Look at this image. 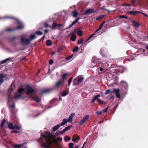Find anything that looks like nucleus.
I'll use <instances>...</instances> for the list:
<instances>
[{"mask_svg":"<svg viewBox=\"0 0 148 148\" xmlns=\"http://www.w3.org/2000/svg\"><path fill=\"white\" fill-rule=\"evenodd\" d=\"M51 133H49L48 134H43L41 136V137L44 138L47 144L49 147L52 146L54 143L57 144L58 143L57 139L54 138L53 140L51 139Z\"/></svg>","mask_w":148,"mask_h":148,"instance_id":"nucleus-1","label":"nucleus"},{"mask_svg":"<svg viewBox=\"0 0 148 148\" xmlns=\"http://www.w3.org/2000/svg\"><path fill=\"white\" fill-rule=\"evenodd\" d=\"M18 26L14 29H12L11 28H8L5 30L6 32H12L13 31L18 30L22 29H23L24 26L23 23L21 21H17Z\"/></svg>","mask_w":148,"mask_h":148,"instance_id":"nucleus-2","label":"nucleus"},{"mask_svg":"<svg viewBox=\"0 0 148 148\" xmlns=\"http://www.w3.org/2000/svg\"><path fill=\"white\" fill-rule=\"evenodd\" d=\"M27 91L25 92L26 95H34L35 94V90L29 85H27L26 87Z\"/></svg>","mask_w":148,"mask_h":148,"instance_id":"nucleus-3","label":"nucleus"},{"mask_svg":"<svg viewBox=\"0 0 148 148\" xmlns=\"http://www.w3.org/2000/svg\"><path fill=\"white\" fill-rule=\"evenodd\" d=\"M21 42L22 45H29L30 43V40L26 38H21Z\"/></svg>","mask_w":148,"mask_h":148,"instance_id":"nucleus-4","label":"nucleus"},{"mask_svg":"<svg viewBox=\"0 0 148 148\" xmlns=\"http://www.w3.org/2000/svg\"><path fill=\"white\" fill-rule=\"evenodd\" d=\"M13 90V88H10L8 90V102H10L12 101V100L14 98L11 95V92Z\"/></svg>","mask_w":148,"mask_h":148,"instance_id":"nucleus-5","label":"nucleus"},{"mask_svg":"<svg viewBox=\"0 0 148 148\" xmlns=\"http://www.w3.org/2000/svg\"><path fill=\"white\" fill-rule=\"evenodd\" d=\"M52 90V89L50 88L42 89L41 90V92L39 93V95H42L43 94L48 93L51 91Z\"/></svg>","mask_w":148,"mask_h":148,"instance_id":"nucleus-6","label":"nucleus"},{"mask_svg":"<svg viewBox=\"0 0 148 148\" xmlns=\"http://www.w3.org/2000/svg\"><path fill=\"white\" fill-rule=\"evenodd\" d=\"M64 83L63 80H60L57 82L55 85L54 87L55 88H58L63 85Z\"/></svg>","mask_w":148,"mask_h":148,"instance_id":"nucleus-7","label":"nucleus"},{"mask_svg":"<svg viewBox=\"0 0 148 148\" xmlns=\"http://www.w3.org/2000/svg\"><path fill=\"white\" fill-rule=\"evenodd\" d=\"M73 32L75 34L76 33H77L78 36H81L83 34V32L82 31L80 30L78 28L75 29Z\"/></svg>","mask_w":148,"mask_h":148,"instance_id":"nucleus-8","label":"nucleus"},{"mask_svg":"<svg viewBox=\"0 0 148 148\" xmlns=\"http://www.w3.org/2000/svg\"><path fill=\"white\" fill-rule=\"evenodd\" d=\"M69 35H71V41H74L76 40V36L73 31L71 32Z\"/></svg>","mask_w":148,"mask_h":148,"instance_id":"nucleus-9","label":"nucleus"},{"mask_svg":"<svg viewBox=\"0 0 148 148\" xmlns=\"http://www.w3.org/2000/svg\"><path fill=\"white\" fill-rule=\"evenodd\" d=\"M113 91L115 92L116 94V97L119 99H120L121 97L120 94L119 93L120 90L119 89H116L114 88Z\"/></svg>","mask_w":148,"mask_h":148,"instance_id":"nucleus-10","label":"nucleus"},{"mask_svg":"<svg viewBox=\"0 0 148 148\" xmlns=\"http://www.w3.org/2000/svg\"><path fill=\"white\" fill-rule=\"evenodd\" d=\"M32 98L33 100L38 102H39L41 100V99L39 98L37 95L35 96H33L32 97Z\"/></svg>","mask_w":148,"mask_h":148,"instance_id":"nucleus-11","label":"nucleus"},{"mask_svg":"<svg viewBox=\"0 0 148 148\" xmlns=\"http://www.w3.org/2000/svg\"><path fill=\"white\" fill-rule=\"evenodd\" d=\"M94 10L92 9H88L87 10L85 11L84 14V15H86L90 13H93Z\"/></svg>","mask_w":148,"mask_h":148,"instance_id":"nucleus-12","label":"nucleus"},{"mask_svg":"<svg viewBox=\"0 0 148 148\" xmlns=\"http://www.w3.org/2000/svg\"><path fill=\"white\" fill-rule=\"evenodd\" d=\"M75 114L74 113H71L69 117L68 118V120L69 122H71L72 121V119L75 115Z\"/></svg>","mask_w":148,"mask_h":148,"instance_id":"nucleus-13","label":"nucleus"},{"mask_svg":"<svg viewBox=\"0 0 148 148\" xmlns=\"http://www.w3.org/2000/svg\"><path fill=\"white\" fill-rule=\"evenodd\" d=\"M131 22L136 27L138 28L140 26V24L139 23L137 22L136 21L134 20H132Z\"/></svg>","mask_w":148,"mask_h":148,"instance_id":"nucleus-14","label":"nucleus"},{"mask_svg":"<svg viewBox=\"0 0 148 148\" xmlns=\"http://www.w3.org/2000/svg\"><path fill=\"white\" fill-rule=\"evenodd\" d=\"M92 62L94 63H98L99 64H101V61L97 58H95L94 59H93L92 60Z\"/></svg>","mask_w":148,"mask_h":148,"instance_id":"nucleus-15","label":"nucleus"},{"mask_svg":"<svg viewBox=\"0 0 148 148\" xmlns=\"http://www.w3.org/2000/svg\"><path fill=\"white\" fill-rule=\"evenodd\" d=\"M5 78V75L2 74H0V85H1L4 81V78Z\"/></svg>","mask_w":148,"mask_h":148,"instance_id":"nucleus-16","label":"nucleus"},{"mask_svg":"<svg viewBox=\"0 0 148 148\" xmlns=\"http://www.w3.org/2000/svg\"><path fill=\"white\" fill-rule=\"evenodd\" d=\"M140 12L139 11H132L129 12L128 13L130 14H132L133 15H136Z\"/></svg>","mask_w":148,"mask_h":148,"instance_id":"nucleus-17","label":"nucleus"},{"mask_svg":"<svg viewBox=\"0 0 148 148\" xmlns=\"http://www.w3.org/2000/svg\"><path fill=\"white\" fill-rule=\"evenodd\" d=\"M22 96L21 94H20L18 92L17 93H15L14 98L16 99L19 98Z\"/></svg>","mask_w":148,"mask_h":148,"instance_id":"nucleus-18","label":"nucleus"},{"mask_svg":"<svg viewBox=\"0 0 148 148\" xmlns=\"http://www.w3.org/2000/svg\"><path fill=\"white\" fill-rule=\"evenodd\" d=\"M100 97V94H98L97 95H96L95 96V97L93 98L92 99L91 102L92 103H94L95 102V100L97 99H97H98V97Z\"/></svg>","mask_w":148,"mask_h":148,"instance_id":"nucleus-19","label":"nucleus"},{"mask_svg":"<svg viewBox=\"0 0 148 148\" xmlns=\"http://www.w3.org/2000/svg\"><path fill=\"white\" fill-rule=\"evenodd\" d=\"M42 146L44 148H51L52 147V146L49 147L48 146L46 143L42 142Z\"/></svg>","mask_w":148,"mask_h":148,"instance_id":"nucleus-20","label":"nucleus"},{"mask_svg":"<svg viewBox=\"0 0 148 148\" xmlns=\"http://www.w3.org/2000/svg\"><path fill=\"white\" fill-rule=\"evenodd\" d=\"M14 125L12 123H9L8 125V127L11 130H14Z\"/></svg>","mask_w":148,"mask_h":148,"instance_id":"nucleus-21","label":"nucleus"},{"mask_svg":"<svg viewBox=\"0 0 148 148\" xmlns=\"http://www.w3.org/2000/svg\"><path fill=\"white\" fill-rule=\"evenodd\" d=\"M61 125H57L55 126L53 128L52 130L53 131H55L58 129Z\"/></svg>","mask_w":148,"mask_h":148,"instance_id":"nucleus-22","label":"nucleus"},{"mask_svg":"<svg viewBox=\"0 0 148 148\" xmlns=\"http://www.w3.org/2000/svg\"><path fill=\"white\" fill-rule=\"evenodd\" d=\"M68 121H69L68 120L65 119H64L62 120V122L60 123V125L61 126L64 125L66 124Z\"/></svg>","mask_w":148,"mask_h":148,"instance_id":"nucleus-23","label":"nucleus"},{"mask_svg":"<svg viewBox=\"0 0 148 148\" xmlns=\"http://www.w3.org/2000/svg\"><path fill=\"white\" fill-rule=\"evenodd\" d=\"M52 27L53 29H56V27L57 26V24L54 21L52 25Z\"/></svg>","mask_w":148,"mask_h":148,"instance_id":"nucleus-24","label":"nucleus"},{"mask_svg":"<svg viewBox=\"0 0 148 148\" xmlns=\"http://www.w3.org/2000/svg\"><path fill=\"white\" fill-rule=\"evenodd\" d=\"M24 90V88H19L18 90V92L22 94V93Z\"/></svg>","mask_w":148,"mask_h":148,"instance_id":"nucleus-25","label":"nucleus"},{"mask_svg":"<svg viewBox=\"0 0 148 148\" xmlns=\"http://www.w3.org/2000/svg\"><path fill=\"white\" fill-rule=\"evenodd\" d=\"M5 122L6 120L5 119H4L2 120L1 123L0 125V127L1 128H2L4 126Z\"/></svg>","mask_w":148,"mask_h":148,"instance_id":"nucleus-26","label":"nucleus"},{"mask_svg":"<svg viewBox=\"0 0 148 148\" xmlns=\"http://www.w3.org/2000/svg\"><path fill=\"white\" fill-rule=\"evenodd\" d=\"M11 59V58H7L5 60H4L3 61H2L1 62V64H3L4 63H6L8 61L10 60Z\"/></svg>","mask_w":148,"mask_h":148,"instance_id":"nucleus-27","label":"nucleus"},{"mask_svg":"<svg viewBox=\"0 0 148 148\" xmlns=\"http://www.w3.org/2000/svg\"><path fill=\"white\" fill-rule=\"evenodd\" d=\"M46 45L47 46H51L52 45L51 41L50 40H47L46 41Z\"/></svg>","mask_w":148,"mask_h":148,"instance_id":"nucleus-28","label":"nucleus"},{"mask_svg":"<svg viewBox=\"0 0 148 148\" xmlns=\"http://www.w3.org/2000/svg\"><path fill=\"white\" fill-rule=\"evenodd\" d=\"M22 147V145L21 144H15L14 145V148H21Z\"/></svg>","mask_w":148,"mask_h":148,"instance_id":"nucleus-29","label":"nucleus"},{"mask_svg":"<svg viewBox=\"0 0 148 148\" xmlns=\"http://www.w3.org/2000/svg\"><path fill=\"white\" fill-rule=\"evenodd\" d=\"M97 101L99 103L101 104H105L106 103L105 102L103 101H102L101 100L99 99H97Z\"/></svg>","mask_w":148,"mask_h":148,"instance_id":"nucleus-30","label":"nucleus"},{"mask_svg":"<svg viewBox=\"0 0 148 148\" xmlns=\"http://www.w3.org/2000/svg\"><path fill=\"white\" fill-rule=\"evenodd\" d=\"M89 117V115L88 114L86 115L83 118V119L85 121H86L88 119Z\"/></svg>","mask_w":148,"mask_h":148,"instance_id":"nucleus-31","label":"nucleus"},{"mask_svg":"<svg viewBox=\"0 0 148 148\" xmlns=\"http://www.w3.org/2000/svg\"><path fill=\"white\" fill-rule=\"evenodd\" d=\"M73 16L74 17H76L78 14V13L77 11H76L75 10L74 11H73Z\"/></svg>","mask_w":148,"mask_h":148,"instance_id":"nucleus-32","label":"nucleus"},{"mask_svg":"<svg viewBox=\"0 0 148 148\" xmlns=\"http://www.w3.org/2000/svg\"><path fill=\"white\" fill-rule=\"evenodd\" d=\"M83 80V77H79L77 79V81L79 83L81 82Z\"/></svg>","mask_w":148,"mask_h":148,"instance_id":"nucleus-33","label":"nucleus"},{"mask_svg":"<svg viewBox=\"0 0 148 148\" xmlns=\"http://www.w3.org/2000/svg\"><path fill=\"white\" fill-rule=\"evenodd\" d=\"M36 38V36L35 35L32 34H31L30 36V41L31 40H33Z\"/></svg>","mask_w":148,"mask_h":148,"instance_id":"nucleus-34","label":"nucleus"},{"mask_svg":"<svg viewBox=\"0 0 148 148\" xmlns=\"http://www.w3.org/2000/svg\"><path fill=\"white\" fill-rule=\"evenodd\" d=\"M71 140V138L69 136H66L64 137V140L65 141H67V140L70 141Z\"/></svg>","mask_w":148,"mask_h":148,"instance_id":"nucleus-35","label":"nucleus"},{"mask_svg":"<svg viewBox=\"0 0 148 148\" xmlns=\"http://www.w3.org/2000/svg\"><path fill=\"white\" fill-rule=\"evenodd\" d=\"M67 75V73L64 74L62 75V79L61 80H63V81H64V80L66 78Z\"/></svg>","mask_w":148,"mask_h":148,"instance_id":"nucleus-36","label":"nucleus"},{"mask_svg":"<svg viewBox=\"0 0 148 148\" xmlns=\"http://www.w3.org/2000/svg\"><path fill=\"white\" fill-rule=\"evenodd\" d=\"M68 94V93L66 91H63L62 92V96L63 97H64Z\"/></svg>","mask_w":148,"mask_h":148,"instance_id":"nucleus-37","label":"nucleus"},{"mask_svg":"<svg viewBox=\"0 0 148 148\" xmlns=\"http://www.w3.org/2000/svg\"><path fill=\"white\" fill-rule=\"evenodd\" d=\"M84 40L83 38H81V40H78L77 41V43L78 45H80L81 44Z\"/></svg>","mask_w":148,"mask_h":148,"instance_id":"nucleus-38","label":"nucleus"},{"mask_svg":"<svg viewBox=\"0 0 148 148\" xmlns=\"http://www.w3.org/2000/svg\"><path fill=\"white\" fill-rule=\"evenodd\" d=\"M95 35V34L94 33L91 34L88 38H87V39L86 40V41H88L89 40H90V39L92 38Z\"/></svg>","mask_w":148,"mask_h":148,"instance_id":"nucleus-39","label":"nucleus"},{"mask_svg":"<svg viewBox=\"0 0 148 148\" xmlns=\"http://www.w3.org/2000/svg\"><path fill=\"white\" fill-rule=\"evenodd\" d=\"M72 79H73V77H71L69 79L68 82V86H70V84L72 82Z\"/></svg>","mask_w":148,"mask_h":148,"instance_id":"nucleus-40","label":"nucleus"},{"mask_svg":"<svg viewBox=\"0 0 148 148\" xmlns=\"http://www.w3.org/2000/svg\"><path fill=\"white\" fill-rule=\"evenodd\" d=\"M119 18H126L127 19V17L125 15H121L119 16Z\"/></svg>","mask_w":148,"mask_h":148,"instance_id":"nucleus-41","label":"nucleus"},{"mask_svg":"<svg viewBox=\"0 0 148 148\" xmlns=\"http://www.w3.org/2000/svg\"><path fill=\"white\" fill-rule=\"evenodd\" d=\"M35 33L36 34L39 35H42L43 34L42 32H40L39 31H38L36 32Z\"/></svg>","mask_w":148,"mask_h":148,"instance_id":"nucleus-42","label":"nucleus"},{"mask_svg":"<svg viewBox=\"0 0 148 148\" xmlns=\"http://www.w3.org/2000/svg\"><path fill=\"white\" fill-rule=\"evenodd\" d=\"M74 143H70L69 144V148H73Z\"/></svg>","mask_w":148,"mask_h":148,"instance_id":"nucleus-43","label":"nucleus"},{"mask_svg":"<svg viewBox=\"0 0 148 148\" xmlns=\"http://www.w3.org/2000/svg\"><path fill=\"white\" fill-rule=\"evenodd\" d=\"M86 121L82 119L80 121L79 125H82Z\"/></svg>","mask_w":148,"mask_h":148,"instance_id":"nucleus-44","label":"nucleus"},{"mask_svg":"<svg viewBox=\"0 0 148 148\" xmlns=\"http://www.w3.org/2000/svg\"><path fill=\"white\" fill-rule=\"evenodd\" d=\"M79 48L77 47H75V48L73 50V51L75 52L78 50Z\"/></svg>","mask_w":148,"mask_h":148,"instance_id":"nucleus-45","label":"nucleus"},{"mask_svg":"<svg viewBox=\"0 0 148 148\" xmlns=\"http://www.w3.org/2000/svg\"><path fill=\"white\" fill-rule=\"evenodd\" d=\"M14 129H16L18 130H20L21 129V128L20 127L17 125H14Z\"/></svg>","mask_w":148,"mask_h":148,"instance_id":"nucleus-46","label":"nucleus"},{"mask_svg":"<svg viewBox=\"0 0 148 148\" xmlns=\"http://www.w3.org/2000/svg\"><path fill=\"white\" fill-rule=\"evenodd\" d=\"M104 16L103 15H101L96 18V20H99L101 18H103L104 17Z\"/></svg>","mask_w":148,"mask_h":148,"instance_id":"nucleus-47","label":"nucleus"},{"mask_svg":"<svg viewBox=\"0 0 148 148\" xmlns=\"http://www.w3.org/2000/svg\"><path fill=\"white\" fill-rule=\"evenodd\" d=\"M132 5V4H127L126 3H123L122 4L123 6H129Z\"/></svg>","mask_w":148,"mask_h":148,"instance_id":"nucleus-48","label":"nucleus"},{"mask_svg":"<svg viewBox=\"0 0 148 148\" xmlns=\"http://www.w3.org/2000/svg\"><path fill=\"white\" fill-rule=\"evenodd\" d=\"M73 55H72L70 56H68L66 57V60H68L71 59L73 57Z\"/></svg>","mask_w":148,"mask_h":148,"instance_id":"nucleus-49","label":"nucleus"},{"mask_svg":"<svg viewBox=\"0 0 148 148\" xmlns=\"http://www.w3.org/2000/svg\"><path fill=\"white\" fill-rule=\"evenodd\" d=\"M75 24V23L74 22V21H73L72 23L68 27H66V29H68L71 27H72L73 25Z\"/></svg>","mask_w":148,"mask_h":148,"instance_id":"nucleus-50","label":"nucleus"},{"mask_svg":"<svg viewBox=\"0 0 148 148\" xmlns=\"http://www.w3.org/2000/svg\"><path fill=\"white\" fill-rule=\"evenodd\" d=\"M111 90L110 89H108L106 90L105 92V95H108L110 92Z\"/></svg>","mask_w":148,"mask_h":148,"instance_id":"nucleus-51","label":"nucleus"},{"mask_svg":"<svg viewBox=\"0 0 148 148\" xmlns=\"http://www.w3.org/2000/svg\"><path fill=\"white\" fill-rule=\"evenodd\" d=\"M105 21L103 22V23H102L101 25L98 28V30H100L103 27V25Z\"/></svg>","mask_w":148,"mask_h":148,"instance_id":"nucleus-52","label":"nucleus"},{"mask_svg":"<svg viewBox=\"0 0 148 148\" xmlns=\"http://www.w3.org/2000/svg\"><path fill=\"white\" fill-rule=\"evenodd\" d=\"M66 128H65L62 131H61V134H62L64 133L66 131H67Z\"/></svg>","mask_w":148,"mask_h":148,"instance_id":"nucleus-53","label":"nucleus"},{"mask_svg":"<svg viewBox=\"0 0 148 148\" xmlns=\"http://www.w3.org/2000/svg\"><path fill=\"white\" fill-rule=\"evenodd\" d=\"M108 108V107H107V108H106L105 109H103L102 111L103 112V113H105L107 111Z\"/></svg>","mask_w":148,"mask_h":148,"instance_id":"nucleus-54","label":"nucleus"},{"mask_svg":"<svg viewBox=\"0 0 148 148\" xmlns=\"http://www.w3.org/2000/svg\"><path fill=\"white\" fill-rule=\"evenodd\" d=\"M53 61L52 59H50L49 61V63L50 65L52 64L53 63Z\"/></svg>","mask_w":148,"mask_h":148,"instance_id":"nucleus-55","label":"nucleus"},{"mask_svg":"<svg viewBox=\"0 0 148 148\" xmlns=\"http://www.w3.org/2000/svg\"><path fill=\"white\" fill-rule=\"evenodd\" d=\"M96 113L98 115H101L102 114V111H97L96 112Z\"/></svg>","mask_w":148,"mask_h":148,"instance_id":"nucleus-56","label":"nucleus"},{"mask_svg":"<svg viewBox=\"0 0 148 148\" xmlns=\"http://www.w3.org/2000/svg\"><path fill=\"white\" fill-rule=\"evenodd\" d=\"M126 59L129 61H132V60H133V58L132 57H130V58H128Z\"/></svg>","mask_w":148,"mask_h":148,"instance_id":"nucleus-57","label":"nucleus"},{"mask_svg":"<svg viewBox=\"0 0 148 148\" xmlns=\"http://www.w3.org/2000/svg\"><path fill=\"white\" fill-rule=\"evenodd\" d=\"M44 25L45 27H49V24L47 23H45L44 24Z\"/></svg>","mask_w":148,"mask_h":148,"instance_id":"nucleus-58","label":"nucleus"},{"mask_svg":"<svg viewBox=\"0 0 148 148\" xmlns=\"http://www.w3.org/2000/svg\"><path fill=\"white\" fill-rule=\"evenodd\" d=\"M139 13H140L141 14H142L143 15L146 16L147 17H148V16L147 14H145V13H143V12H139Z\"/></svg>","mask_w":148,"mask_h":148,"instance_id":"nucleus-59","label":"nucleus"},{"mask_svg":"<svg viewBox=\"0 0 148 148\" xmlns=\"http://www.w3.org/2000/svg\"><path fill=\"white\" fill-rule=\"evenodd\" d=\"M80 19V17H78L74 21V22L75 23V24L77 23L78 21Z\"/></svg>","mask_w":148,"mask_h":148,"instance_id":"nucleus-60","label":"nucleus"},{"mask_svg":"<svg viewBox=\"0 0 148 148\" xmlns=\"http://www.w3.org/2000/svg\"><path fill=\"white\" fill-rule=\"evenodd\" d=\"M62 47H58L57 48V51L58 52L60 51L61 50H62Z\"/></svg>","mask_w":148,"mask_h":148,"instance_id":"nucleus-61","label":"nucleus"},{"mask_svg":"<svg viewBox=\"0 0 148 148\" xmlns=\"http://www.w3.org/2000/svg\"><path fill=\"white\" fill-rule=\"evenodd\" d=\"M57 140L61 141L62 140V138H60L59 137H58L57 138H56Z\"/></svg>","mask_w":148,"mask_h":148,"instance_id":"nucleus-62","label":"nucleus"},{"mask_svg":"<svg viewBox=\"0 0 148 148\" xmlns=\"http://www.w3.org/2000/svg\"><path fill=\"white\" fill-rule=\"evenodd\" d=\"M71 127H72L71 125H69L67 127H66L65 128H66L67 130L68 131L71 128Z\"/></svg>","mask_w":148,"mask_h":148,"instance_id":"nucleus-63","label":"nucleus"},{"mask_svg":"<svg viewBox=\"0 0 148 148\" xmlns=\"http://www.w3.org/2000/svg\"><path fill=\"white\" fill-rule=\"evenodd\" d=\"M12 133H19V132L16 130H14V131H12Z\"/></svg>","mask_w":148,"mask_h":148,"instance_id":"nucleus-64","label":"nucleus"}]
</instances>
